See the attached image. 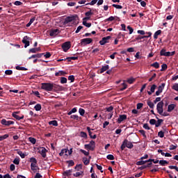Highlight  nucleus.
Segmentation results:
<instances>
[{
	"instance_id": "nucleus-1",
	"label": "nucleus",
	"mask_w": 178,
	"mask_h": 178,
	"mask_svg": "<svg viewBox=\"0 0 178 178\" xmlns=\"http://www.w3.org/2000/svg\"><path fill=\"white\" fill-rule=\"evenodd\" d=\"M76 20H79V17L77 15L68 16L67 18H65L64 22H63V25L66 26H70L69 24L70 22L75 23Z\"/></svg>"
},
{
	"instance_id": "nucleus-2",
	"label": "nucleus",
	"mask_w": 178,
	"mask_h": 178,
	"mask_svg": "<svg viewBox=\"0 0 178 178\" xmlns=\"http://www.w3.org/2000/svg\"><path fill=\"white\" fill-rule=\"evenodd\" d=\"M54 83H42L41 88L43 90H46L47 92H52V87Z\"/></svg>"
},
{
	"instance_id": "nucleus-3",
	"label": "nucleus",
	"mask_w": 178,
	"mask_h": 178,
	"mask_svg": "<svg viewBox=\"0 0 178 178\" xmlns=\"http://www.w3.org/2000/svg\"><path fill=\"white\" fill-rule=\"evenodd\" d=\"M84 149L94 151L95 149V142L94 140H90L89 144L84 145Z\"/></svg>"
},
{
	"instance_id": "nucleus-4",
	"label": "nucleus",
	"mask_w": 178,
	"mask_h": 178,
	"mask_svg": "<svg viewBox=\"0 0 178 178\" xmlns=\"http://www.w3.org/2000/svg\"><path fill=\"white\" fill-rule=\"evenodd\" d=\"M163 101H160L158 104H156V111L159 115H162L163 113Z\"/></svg>"
},
{
	"instance_id": "nucleus-5",
	"label": "nucleus",
	"mask_w": 178,
	"mask_h": 178,
	"mask_svg": "<svg viewBox=\"0 0 178 178\" xmlns=\"http://www.w3.org/2000/svg\"><path fill=\"white\" fill-rule=\"evenodd\" d=\"M71 48V42L70 41L65 42L62 44V49L63 51L67 52Z\"/></svg>"
},
{
	"instance_id": "nucleus-6",
	"label": "nucleus",
	"mask_w": 178,
	"mask_h": 178,
	"mask_svg": "<svg viewBox=\"0 0 178 178\" xmlns=\"http://www.w3.org/2000/svg\"><path fill=\"white\" fill-rule=\"evenodd\" d=\"M111 35L106 36L105 38H102V40H100L99 42V43L100 45L104 46V45H105V44H108V40H111Z\"/></svg>"
},
{
	"instance_id": "nucleus-7",
	"label": "nucleus",
	"mask_w": 178,
	"mask_h": 178,
	"mask_svg": "<svg viewBox=\"0 0 178 178\" xmlns=\"http://www.w3.org/2000/svg\"><path fill=\"white\" fill-rule=\"evenodd\" d=\"M62 90H63V86H60V85H58L56 83H53L52 91L58 92V91H62Z\"/></svg>"
},
{
	"instance_id": "nucleus-8",
	"label": "nucleus",
	"mask_w": 178,
	"mask_h": 178,
	"mask_svg": "<svg viewBox=\"0 0 178 178\" xmlns=\"http://www.w3.org/2000/svg\"><path fill=\"white\" fill-rule=\"evenodd\" d=\"M31 40V38L29 37H28L27 35H26L23 38V40H22V42H23L24 44V48L29 47V45H30L29 40Z\"/></svg>"
},
{
	"instance_id": "nucleus-9",
	"label": "nucleus",
	"mask_w": 178,
	"mask_h": 178,
	"mask_svg": "<svg viewBox=\"0 0 178 178\" xmlns=\"http://www.w3.org/2000/svg\"><path fill=\"white\" fill-rule=\"evenodd\" d=\"M92 42V38H87L81 40V44H83V46H86L87 44H91Z\"/></svg>"
},
{
	"instance_id": "nucleus-10",
	"label": "nucleus",
	"mask_w": 178,
	"mask_h": 178,
	"mask_svg": "<svg viewBox=\"0 0 178 178\" xmlns=\"http://www.w3.org/2000/svg\"><path fill=\"white\" fill-rule=\"evenodd\" d=\"M86 129H87V131H88V134H89L90 138L91 139L95 140V139L97 138V136L95 135V134L93 135L92 133V131H91V130H92V131H94L93 129H91V128H90L89 127H86Z\"/></svg>"
},
{
	"instance_id": "nucleus-11",
	"label": "nucleus",
	"mask_w": 178,
	"mask_h": 178,
	"mask_svg": "<svg viewBox=\"0 0 178 178\" xmlns=\"http://www.w3.org/2000/svg\"><path fill=\"white\" fill-rule=\"evenodd\" d=\"M1 124L9 127L11 124H14V122L12 120H6V119H3L1 121Z\"/></svg>"
},
{
	"instance_id": "nucleus-12",
	"label": "nucleus",
	"mask_w": 178,
	"mask_h": 178,
	"mask_svg": "<svg viewBox=\"0 0 178 178\" xmlns=\"http://www.w3.org/2000/svg\"><path fill=\"white\" fill-rule=\"evenodd\" d=\"M60 30L58 29H51L49 31V36L50 37H56L58 33H60Z\"/></svg>"
},
{
	"instance_id": "nucleus-13",
	"label": "nucleus",
	"mask_w": 178,
	"mask_h": 178,
	"mask_svg": "<svg viewBox=\"0 0 178 178\" xmlns=\"http://www.w3.org/2000/svg\"><path fill=\"white\" fill-rule=\"evenodd\" d=\"M165 83H161V86H159L158 88V91H156V95L159 96L161 95V93H162V92L164 90Z\"/></svg>"
},
{
	"instance_id": "nucleus-14",
	"label": "nucleus",
	"mask_w": 178,
	"mask_h": 178,
	"mask_svg": "<svg viewBox=\"0 0 178 178\" xmlns=\"http://www.w3.org/2000/svg\"><path fill=\"white\" fill-rule=\"evenodd\" d=\"M123 144L129 149H131L134 147L133 143L127 139L123 141Z\"/></svg>"
},
{
	"instance_id": "nucleus-15",
	"label": "nucleus",
	"mask_w": 178,
	"mask_h": 178,
	"mask_svg": "<svg viewBox=\"0 0 178 178\" xmlns=\"http://www.w3.org/2000/svg\"><path fill=\"white\" fill-rule=\"evenodd\" d=\"M47 149L45 147H42L40 148V150H39V154L42 155L43 159L47 158Z\"/></svg>"
},
{
	"instance_id": "nucleus-16",
	"label": "nucleus",
	"mask_w": 178,
	"mask_h": 178,
	"mask_svg": "<svg viewBox=\"0 0 178 178\" xmlns=\"http://www.w3.org/2000/svg\"><path fill=\"white\" fill-rule=\"evenodd\" d=\"M127 115H120L117 120V122L118 124H121L124 120H127Z\"/></svg>"
},
{
	"instance_id": "nucleus-17",
	"label": "nucleus",
	"mask_w": 178,
	"mask_h": 178,
	"mask_svg": "<svg viewBox=\"0 0 178 178\" xmlns=\"http://www.w3.org/2000/svg\"><path fill=\"white\" fill-rule=\"evenodd\" d=\"M44 55V53H40L38 54H33L32 56L28 58V60L34 59V58H41L42 56Z\"/></svg>"
},
{
	"instance_id": "nucleus-18",
	"label": "nucleus",
	"mask_w": 178,
	"mask_h": 178,
	"mask_svg": "<svg viewBox=\"0 0 178 178\" xmlns=\"http://www.w3.org/2000/svg\"><path fill=\"white\" fill-rule=\"evenodd\" d=\"M157 86L156 84H153L152 86H150V91H147V93L149 95H152V93H154L155 90H156Z\"/></svg>"
},
{
	"instance_id": "nucleus-19",
	"label": "nucleus",
	"mask_w": 178,
	"mask_h": 178,
	"mask_svg": "<svg viewBox=\"0 0 178 178\" xmlns=\"http://www.w3.org/2000/svg\"><path fill=\"white\" fill-rule=\"evenodd\" d=\"M17 112H14L12 113V116L17 120H22L24 119V115H22L21 117L19 115H17Z\"/></svg>"
},
{
	"instance_id": "nucleus-20",
	"label": "nucleus",
	"mask_w": 178,
	"mask_h": 178,
	"mask_svg": "<svg viewBox=\"0 0 178 178\" xmlns=\"http://www.w3.org/2000/svg\"><path fill=\"white\" fill-rule=\"evenodd\" d=\"M108 69H110V67L108 66V65H106L105 66H103L102 68H100L99 73L102 74L106 72Z\"/></svg>"
},
{
	"instance_id": "nucleus-21",
	"label": "nucleus",
	"mask_w": 178,
	"mask_h": 178,
	"mask_svg": "<svg viewBox=\"0 0 178 178\" xmlns=\"http://www.w3.org/2000/svg\"><path fill=\"white\" fill-rule=\"evenodd\" d=\"M38 51H41V49L40 47L32 48L29 49V54H35Z\"/></svg>"
},
{
	"instance_id": "nucleus-22",
	"label": "nucleus",
	"mask_w": 178,
	"mask_h": 178,
	"mask_svg": "<svg viewBox=\"0 0 178 178\" xmlns=\"http://www.w3.org/2000/svg\"><path fill=\"white\" fill-rule=\"evenodd\" d=\"M156 119L158 120L156 122L155 127H160L161 124L163 122V120L159 119L157 116H156Z\"/></svg>"
},
{
	"instance_id": "nucleus-23",
	"label": "nucleus",
	"mask_w": 178,
	"mask_h": 178,
	"mask_svg": "<svg viewBox=\"0 0 178 178\" xmlns=\"http://www.w3.org/2000/svg\"><path fill=\"white\" fill-rule=\"evenodd\" d=\"M175 108H176V105L174 104H171L170 105H168V112L171 113L172 111H174Z\"/></svg>"
},
{
	"instance_id": "nucleus-24",
	"label": "nucleus",
	"mask_w": 178,
	"mask_h": 178,
	"mask_svg": "<svg viewBox=\"0 0 178 178\" xmlns=\"http://www.w3.org/2000/svg\"><path fill=\"white\" fill-rule=\"evenodd\" d=\"M66 74H67V72H64V71H62V70L55 73V76H65Z\"/></svg>"
},
{
	"instance_id": "nucleus-25",
	"label": "nucleus",
	"mask_w": 178,
	"mask_h": 178,
	"mask_svg": "<svg viewBox=\"0 0 178 178\" xmlns=\"http://www.w3.org/2000/svg\"><path fill=\"white\" fill-rule=\"evenodd\" d=\"M70 118L76 121L81 120V117H79V115H70Z\"/></svg>"
},
{
	"instance_id": "nucleus-26",
	"label": "nucleus",
	"mask_w": 178,
	"mask_h": 178,
	"mask_svg": "<svg viewBox=\"0 0 178 178\" xmlns=\"http://www.w3.org/2000/svg\"><path fill=\"white\" fill-rule=\"evenodd\" d=\"M71 173H72V170H65L64 172H63V175L64 176H71Z\"/></svg>"
},
{
	"instance_id": "nucleus-27",
	"label": "nucleus",
	"mask_w": 178,
	"mask_h": 178,
	"mask_svg": "<svg viewBox=\"0 0 178 178\" xmlns=\"http://www.w3.org/2000/svg\"><path fill=\"white\" fill-rule=\"evenodd\" d=\"M161 32H162L161 30H158L155 32V33L154 35V40L158 39V36L161 34Z\"/></svg>"
},
{
	"instance_id": "nucleus-28",
	"label": "nucleus",
	"mask_w": 178,
	"mask_h": 178,
	"mask_svg": "<svg viewBox=\"0 0 178 178\" xmlns=\"http://www.w3.org/2000/svg\"><path fill=\"white\" fill-rule=\"evenodd\" d=\"M83 172H76L73 174V176L76 178L79 177L80 176H83Z\"/></svg>"
},
{
	"instance_id": "nucleus-29",
	"label": "nucleus",
	"mask_w": 178,
	"mask_h": 178,
	"mask_svg": "<svg viewBox=\"0 0 178 178\" xmlns=\"http://www.w3.org/2000/svg\"><path fill=\"white\" fill-rule=\"evenodd\" d=\"M49 125H53L54 127H58V122L57 120H51L49 122Z\"/></svg>"
},
{
	"instance_id": "nucleus-30",
	"label": "nucleus",
	"mask_w": 178,
	"mask_h": 178,
	"mask_svg": "<svg viewBox=\"0 0 178 178\" xmlns=\"http://www.w3.org/2000/svg\"><path fill=\"white\" fill-rule=\"evenodd\" d=\"M17 154L19 155L22 159H25V157H26V154H24L22 151H20L19 149H17Z\"/></svg>"
},
{
	"instance_id": "nucleus-31",
	"label": "nucleus",
	"mask_w": 178,
	"mask_h": 178,
	"mask_svg": "<svg viewBox=\"0 0 178 178\" xmlns=\"http://www.w3.org/2000/svg\"><path fill=\"white\" fill-rule=\"evenodd\" d=\"M34 109H35L36 111H40L42 109V106L40 104H37L35 106H34Z\"/></svg>"
},
{
	"instance_id": "nucleus-32",
	"label": "nucleus",
	"mask_w": 178,
	"mask_h": 178,
	"mask_svg": "<svg viewBox=\"0 0 178 178\" xmlns=\"http://www.w3.org/2000/svg\"><path fill=\"white\" fill-rule=\"evenodd\" d=\"M15 70L19 71H27V69L25 67H20V66L15 67Z\"/></svg>"
},
{
	"instance_id": "nucleus-33",
	"label": "nucleus",
	"mask_w": 178,
	"mask_h": 178,
	"mask_svg": "<svg viewBox=\"0 0 178 178\" xmlns=\"http://www.w3.org/2000/svg\"><path fill=\"white\" fill-rule=\"evenodd\" d=\"M159 162L160 165H161V166H165V165H166V164L168 163V162L166 160H160Z\"/></svg>"
},
{
	"instance_id": "nucleus-34",
	"label": "nucleus",
	"mask_w": 178,
	"mask_h": 178,
	"mask_svg": "<svg viewBox=\"0 0 178 178\" xmlns=\"http://www.w3.org/2000/svg\"><path fill=\"white\" fill-rule=\"evenodd\" d=\"M127 88V85L124 82L121 84L120 91H124Z\"/></svg>"
},
{
	"instance_id": "nucleus-35",
	"label": "nucleus",
	"mask_w": 178,
	"mask_h": 178,
	"mask_svg": "<svg viewBox=\"0 0 178 178\" xmlns=\"http://www.w3.org/2000/svg\"><path fill=\"white\" fill-rule=\"evenodd\" d=\"M83 25L87 28H90L92 26V24L90 22H87L86 21H83Z\"/></svg>"
},
{
	"instance_id": "nucleus-36",
	"label": "nucleus",
	"mask_w": 178,
	"mask_h": 178,
	"mask_svg": "<svg viewBox=\"0 0 178 178\" xmlns=\"http://www.w3.org/2000/svg\"><path fill=\"white\" fill-rule=\"evenodd\" d=\"M150 66L154 67L155 69H159L160 67V64L158 62H155L153 64H151Z\"/></svg>"
},
{
	"instance_id": "nucleus-37",
	"label": "nucleus",
	"mask_w": 178,
	"mask_h": 178,
	"mask_svg": "<svg viewBox=\"0 0 178 178\" xmlns=\"http://www.w3.org/2000/svg\"><path fill=\"white\" fill-rule=\"evenodd\" d=\"M147 105L149 106V107L152 109H154V104L152 103L151 101H147Z\"/></svg>"
},
{
	"instance_id": "nucleus-38",
	"label": "nucleus",
	"mask_w": 178,
	"mask_h": 178,
	"mask_svg": "<svg viewBox=\"0 0 178 178\" xmlns=\"http://www.w3.org/2000/svg\"><path fill=\"white\" fill-rule=\"evenodd\" d=\"M92 15H94V13H92V10H89L85 13L86 17H91Z\"/></svg>"
},
{
	"instance_id": "nucleus-39",
	"label": "nucleus",
	"mask_w": 178,
	"mask_h": 178,
	"mask_svg": "<svg viewBox=\"0 0 178 178\" xmlns=\"http://www.w3.org/2000/svg\"><path fill=\"white\" fill-rule=\"evenodd\" d=\"M8 138H9V135H8V134L0 136V141H2L3 140H6Z\"/></svg>"
},
{
	"instance_id": "nucleus-40",
	"label": "nucleus",
	"mask_w": 178,
	"mask_h": 178,
	"mask_svg": "<svg viewBox=\"0 0 178 178\" xmlns=\"http://www.w3.org/2000/svg\"><path fill=\"white\" fill-rule=\"evenodd\" d=\"M167 69H168V65L167 64H162L161 70H160V71H161V72L166 71Z\"/></svg>"
},
{
	"instance_id": "nucleus-41",
	"label": "nucleus",
	"mask_w": 178,
	"mask_h": 178,
	"mask_svg": "<svg viewBox=\"0 0 178 178\" xmlns=\"http://www.w3.org/2000/svg\"><path fill=\"white\" fill-rule=\"evenodd\" d=\"M29 140V142L32 143L33 145H35L36 143V139L35 138L30 137L28 138Z\"/></svg>"
},
{
	"instance_id": "nucleus-42",
	"label": "nucleus",
	"mask_w": 178,
	"mask_h": 178,
	"mask_svg": "<svg viewBox=\"0 0 178 178\" xmlns=\"http://www.w3.org/2000/svg\"><path fill=\"white\" fill-rule=\"evenodd\" d=\"M83 162L84 165H88L90 163V160H88L86 157H83Z\"/></svg>"
},
{
	"instance_id": "nucleus-43",
	"label": "nucleus",
	"mask_w": 178,
	"mask_h": 178,
	"mask_svg": "<svg viewBox=\"0 0 178 178\" xmlns=\"http://www.w3.org/2000/svg\"><path fill=\"white\" fill-rule=\"evenodd\" d=\"M106 159H108L109 161H113L115 157L113 154H108V156H106Z\"/></svg>"
},
{
	"instance_id": "nucleus-44",
	"label": "nucleus",
	"mask_w": 178,
	"mask_h": 178,
	"mask_svg": "<svg viewBox=\"0 0 178 178\" xmlns=\"http://www.w3.org/2000/svg\"><path fill=\"white\" fill-rule=\"evenodd\" d=\"M67 163H68V167L74 166L75 163L72 160L67 161Z\"/></svg>"
},
{
	"instance_id": "nucleus-45",
	"label": "nucleus",
	"mask_w": 178,
	"mask_h": 178,
	"mask_svg": "<svg viewBox=\"0 0 178 178\" xmlns=\"http://www.w3.org/2000/svg\"><path fill=\"white\" fill-rule=\"evenodd\" d=\"M139 133L143 135V136L144 137V139H146L147 138L145 130H139Z\"/></svg>"
},
{
	"instance_id": "nucleus-46",
	"label": "nucleus",
	"mask_w": 178,
	"mask_h": 178,
	"mask_svg": "<svg viewBox=\"0 0 178 178\" xmlns=\"http://www.w3.org/2000/svg\"><path fill=\"white\" fill-rule=\"evenodd\" d=\"M67 81V79L66 77H63H63L60 78V83H61L62 84L66 83Z\"/></svg>"
},
{
	"instance_id": "nucleus-47",
	"label": "nucleus",
	"mask_w": 178,
	"mask_h": 178,
	"mask_svg": "<svg viewBox=\"0 0 178 178\" xmlns=\"http://www.w3.org/2000/svg\"><path fill=\"white\" fill-rule=\"evenodd\" d=\"M13 73V72L11 70H7L5 71L6 75H8V76L12 75Z\"/></svg>"
},
{
	"instance_id": "nucleus-48",
	"label": "nucleus",
	"mask_w": 178,
	"mask_h": 178,
	"mask_svg": "<svg viewBox=\"0 0 178 178\" xmlns=\"http://www.w3.org/2000/svg\"><path fill=\"white\" fill-rule=\"evenodd\" d=\"M177 147V145H170L169 146V150L172 151V150H174V149H176Z\"/></svg>"
},
{
	"instance_id": "nucleus-49",
	"label": "nucleus",
	"mask_w": 178,
	"mask_h": 178,
	"mask_svg": "<svg viewBox=\"0 0 178 178\" xmlns=\"http://www.w3.org/2000/svg\"><path fill=\"white\" fill-rule=\"evenodd\" d=\"M112 7L113 8H117L118 10H121L123 8L122 6H120V5H117V4H113Z\"/></svg>"
},
{
	"instance_id": "nucleus-50",
	"label": "nucleus",
	"mask_w": 178,
	"mask_h": 178,
	"mask_svg": "<svg viewBox=\"0 0 178 178\" xmlns=\"http://www.w3.org/2000/svg\"><path fill=\"white\" fill-rule=\"evenodd\" d=\"M20 162V159L19 158H15L13 160V163H15V165H19Z\"/></svg>"
},
{
	"instance_id": "nucleus-51",
	"label": "nucleus",
	"mask_w": 178,
	"mask_h": 178,
	"mask_svg": "<svg viewBox=\"0 0 178 178\" xmlns=\"http://www.w3.org/2000/svg\"><path fill=\"white\" fill-rule=\"evenodd\" d=\"M30 163H38V161L35 159V157H31Z\"/></svg>"
},
{
	"instance_id": "nucleus-52",
	"label": "nucleus",
	"mask_w": 178,
	"mask_h": 178,
	"mask_svg": "<svg viewBox=\"0 0 178 178\" xmlns=\"http://www.w3.org/2000/svg\"><path fill=\"white\" fill-rule=\"evenodd\" d=\"M146 161H140L136 163L137 165H143L146 163Z\"/></svg>"
},
{
	"instance_id": "nucleus-53",
	"label": "nucleus",
	"mask_w": 178,
	"mask_h": 178,
	"mask_svg": "<svg viewBox=\"0 0 178 178\" xmlns=\"http://www.w3.org/2000/svg\"><path fill=\"white\" fill-rule=\"evenodd\" d=\"M46 59L50 58L51 54L50 52H46V54H43Z\"/></svg>"
},
{
	"instance_id": "nucleus-54",
	"label": "nucleus",
	"mask_w": 178,
	"mask_h": 178,
	"mask_svg": "<svg viewBox=\"0 0 178 178\" xmlns=\"http://www.w3.org/2000/svg\"><path fill=\"white\" fill-rule=\"evenodd\" d=\"M79 113L81 115V116H83L85 115L86 111L83 108H79Z\"/></svg>"
},
{
	"instance_id": "nucleus-55",
	"label": "nucleus",
	"mask_w": 178,
	"mask_h": 178,
	"mask_svg": "<svg viewBox=\"0 0 178 178\" xmlns=\"http://www.w3.org/2000/svg\"><path fill=\"white\" fill-rule=\"evenodd\" d=\"M68 81H71V83H73L75 81V76L73 75L68 76Z\"/></svg>"
},
{
	"instance_id": "nucleus-56",
	"label": "nucleus",
	"mask_w": 178,
	"mask_h": 178,
	"mask_svg": "<svg viewBox=\"0 0 178 178\" xmlns=\"http://www.w3.org/2000/svg\"><path fill=\"white\" fill-rule=\"evenodd\" d=\"M106 111L108 113H111V111H113V106H109L108 108H106Z\"/></svg>"
},
{
	"instance_id": "nucleus-57",
	"label": "nucleus",
	"mask_w": 178,
	"mask_h": 178,
	"mask_svg": "<svg viewBox=\"0 0 178 178\" xmlns=\"http://www.w3.org/2000/svg\"><path fill=\"white\" fill-rule=\"evenodd\" d=\"M80 134L81 137L87 139V134L86 132L81 131Z\"/></svg>"
},
{
	"instance_id": "nucleus-58",
	"label": "nucleus",
	"mask_w": 178,
	"mask_h": 178,
	"mask_svg": "<svg viewBox=\"0 0 178 178\" xmlns=\"http://www.w3.org/2000/svg\"><path fill=\"white\" fill-rule=\"evenodd\" d=\"M135 81L136 79L131 77L129 79H127V83L129 84H132Z\"/></svg>"
},
{
	"instance_id": "nucleus-59",
	"label": "nucleus",
	"mask_w": 178,
	"mask_h": 178,
	"mask_svg": "<svg viewBox=\"0 0 178 178\" xmlns=\"http://www.w3.org/2000/svg\"><path fill=\"white\" fill-rule=\"evenodd\" d=\"M98 1V0H92L90 3H88L86 5L94 6Z\"/></svg>"
},
{
	"instance_id": "nucleus-60",
	"label": "nucleus",
	"mask_w": 178,
	"mask_h": 178,
	"mask_svg": "<svg viewBox=\"0 0 178 178\" xmlns=\"http://www.w3.org/2000/svg\"><path fill=\"white\" fill-rule=\"evenodd\" d=\"M36 163H31V169L33 170V171H35L36 169Z\"/></svg>"
},
{
	"instance_id": "nucleus-61",
	"label": "nucleus",
	"mask_w": 178,
	"mask_h": 178,
	"mask_svg": "<svg viewBox=\"0 0 178 178\" xmlns=\"http://www.w3.org/2000/svg\"><path fill=\"white\" fill-rule=\"evenodd\" d=\"M172 89L178 92V83H175V85L172 86Z\"/></svg>"
},
{
	"instance_id": "nucleus-62",
	"label": "nucleus",
	"mask_w": 178,
	"mask_h": 178,
	"mask_svg": "<svg viewBox=\"0 0 178 178\" xmlns=\"http://www.w3.org/2000/svg\"><path fill=\"white\" fill-rule=\"evenodd\" d=\"M158 136L160 138H162L164 137V132L162 131H160L159 133H158Z\"/></svg>"
},
{
	"instance_id": "nucleus-63",
	"label": "nucleus",
	"mask_w": 178,
	"mask_h": 178,
	"mask_svg": "<svg viewBox=\"0 0 178 178\" xmlns=\"http://www.w3.org/2000/svg\"><path fill=\"white\" fill-rule=\"evenodd\" d=\"M127 30H129V34H132L133 33L134 29L131 26H127Z\"/></svg>"
},
{
	"instance_id": "nucleus-64",
	"label": "nucleus",
	"mask_w": 178,
	"mask_h": 178,
	"mask_svg": "<svg viewBox=\"0 0 178 178\" xmlns=\"http://www.w3.org/2000/svg\"><path fill=\"white\" fill-rule=\"evenodd\" d=\"M80 152H82L86 156H88L89 152H86V150L80 149Z\"/></svg>"
}]
</instances>
